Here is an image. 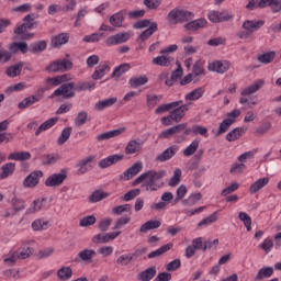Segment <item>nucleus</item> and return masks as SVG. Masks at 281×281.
<instances>
[{
    "instance_id": "f257e3e1",
    "label": "nucleus",
    "mask_w": 281,
    "mask_h": 281,
    "mask_svg": "<svg viewBox=\"0 0 281 281\" xmlns=\"http://www.w3.org/2000/svg\"><path fill=\"white\" fill-rule=\"evenodd\" d=\"M166 176V170H149L147 172L142 173L138 178H136L132 186H139L145 190V192H157V190H161L164 188V178Z\"/></svg>"
},
{
    "instance_id": "f03ea898",
    "label": "nucleus",
    "mask_w": 281,
    "mask_h": 281,
    "mask_svg": "<svg viewBox=\"0 0 281 281\" xmlns=\"http://www.w3.org/2000/svg\"><path fill=\"white\" fill-rule=\"evenodd\" d=\"M36 27H38V22H36V14L29 13L24 16L23 23L15 27L13 34L21 36L22 41H30V38H34V33H27V31L34 30Z\"/></svg>"
},
{
    "instance_id": "7ed1b4c3",
    "label": "nucleus",
    "mask_w": 281,
    "mask_h": 281,
    "mask_svg": "<svg viewBox=\"0 0 281 281\" xmlns=\"http://www.w3.org/2000/svg\"><path fill=\"white\" fill-rule=\"evenodd\" d=\"M169 23L177 25V23H186V21H192L194 13L188 10H181L176 8L168 13Z\"/></svg>"
},
{
    "instance_id": "20e7f679",
    "label": "nucleus",
    "mask_w": 281,
    "mask_h": 281,
    "mask_svg": "<svg viewBox=\"0 0 281 281\" xmlns=\"http://www.w3.org/2000/svg\"><path fill=\"white\" fill-rule=\"evenodd\" d=\"M71 69H74V63L69 59L55 60L46 67V71L49 74H60L63 71H71Z\"/></svg>"
},
{
    "instance_id": "39448f33",
    "label": "nucleus",
    "mask_w": 281,
    "mask_h": 281,
    "mask_svg": "<svg viewBox=\"0 0 281 281\" xmlns=\"http://www.w3.org/2000/svg\"><path fill=\"white\" fill-rule=\"evenodd\" d=\"M63 98L65 100H69L71 98L76 97V83L75 82H68V83H63L59 88H57L50 98Z\"/></svg>"
},
{
    "instance_id": "423d86ee",
    "label": "nucleus",
    "mask_w": 281,
    "mask_h": 281,
    "mask_svg": "<svg viewBox=\"0 0 281 281\" xmlns=\"http://www.w3.org/2000/svg\"><path fill=\"white\" fill-rule=\"evenodd\" d=\"M262 87H265V80H262V79H259L256 82H254L252 85L246 87L241 91L243 98L239 99V104H247V102H248L247 95H254V93H257V91H260V89H262Z\"/></svg>"
},
{
    "instance_id": "0eeeda50",
    "label": "nucleus",
    "mask_w": 281,
    "mask_h": 281,
    "mask_svg": "<svg viewBox=\"0 0 281 281\" xmlns=\"http://www.w3.org/2000/svg\"><path fill=\"white\" fill-rule=\"evenodd\" d=\"M67 181V171L61 170L59 173H53L45 180L46 188H58Z\"/></svg>"
},
{
    "instance_id": "6e6552de",
    "label": "nucleus",
    "mask_w": 281,
    "mask_h": 281,
    "mask_svg": "<svg viewBox=\"0 0 281 281\" xmlns=\"http://www.w3.org/2000/svg\"><path fill=\"white\" fill-rule=\"evenodd\" d=\"M122 232H110L106 234H97L92 237V243L94 245H106V243H111V240H115L117 236H120Z\"/></svg>"
},
{
    "instance_id": "1a4fd4ad",
    "label": "nucleus",
    "mask_w": 281,
    "mask_h": 281,
    "mask_svg": "<svg viewBox=\"0 0 281 281\" xmlns=\"http://www.w3.org/2000/svg\"><path fill=\"white\" fill-rule=\"evenodd\" d=\"M143 165L142 162H135L132 167H130L126 171H124L120 176V181H131L133 177H137L139 172H142Z\"/></svg>"
},
{
    "instance_id": "9d476101",
    "label": "nucleus",
    "mask_w": 281,
    "mask_h": 281,
    "mask_svg": "<svg viewBox=\"0 0 281 281\" xmlns=\"http://www.w3.org/2000/svg\"><path fill=\"white\" fill-rule=\"evenodd\" d=\"M41 178H43V171L35 170L32 171L23 181L24 188H36L37 184L41 181Z\"/></svg>"
},
{
    "instance_id": "9b49d317",
    "label": "nucleus",
    "mask_w": 281,
    "mask_h": 281,
    "mask_svg": "<svg viewBox=\"0 0 281 281\" xmlns=\"http://www.w3.org/2000/svg\"><path fill=\"white\" fill-rule=\"evenodd\" d=\"M190 104H180L169 113L170 117L172 119V122H176V124H179L186 117V111L189 110Z\"/></svg>"
},
{
    "instance_id": "f8f14e48",
    "label": "nucleus",
    "mask_w": 281,
    "mask_h": 281,
    "mask_svg": "<svg viewBox=\"0 0 281 281\" xmlns=\"http://www.w3.org/2000/svg\"><path fill=\"white\" fill-rule=\"evenodd\" d=\"M179 150V146L171 145L166 150H164L160 155L156 157V161H159L160 164H164V161H168L169 159H172L177 151Z\"/></svg>"
},
{
    "instance_id": "ddd939ff",
    "label": "nucleus",
    "mask_w": 281,
    "mask_h": 281,
    "mask_svg": "<svg viewBox=\"0 0 281 281\" xmlns=\"http://www.w3.org/2000/svg\"><path fill=\"white\" fill-rule=\"evenodd\" d=\"M262 25H265V21L262 20H246L241 27L246 30V32L254 34V32H258Z\"/></svg>"
},
{
    "instance_id": "4468645a",
    "label": "nucleus",
    "mask_w": 281,
    "mask_h": 281,
    "mask_svg": "<svg viewBox=\"0 0 281 281\" xmlns=\"http://www.w3.org/2000/svg\"><path fill=\"white\" fill-rule=\"evenodd\" d=\"M67 43H69V33H59L50 40V45L55 49L63 47V45H67Z\"/></svg>"
},
{
    "instance_id": "2eb2a0df",
    "label": "nucleus",
    "mask_w": 281,
    "mask_h": 281,
    "mask_svg": "<svg viewBox=\"0 0 281 281\" xmlns=\"http://www.w3.org/2000/svg\"><path fill=\"white\" fill-rule=\"evenodd\" d=\"M205 25H207V20L201 18L187 23L184 30H187V32H199V30L205 27Z\"/></svg>"
},
{
    "instance_id": "dca6fc26",
    "label": "nucleus",
    "mask_w": 281,
    "mask_h": 281,
    "mask_svg": "<svg viewBox=\"0 0 281 281\" xmlns=\"http://www.w3.org/2000/svg\"><path fill=\"white\" fill-rule=\"evenodd\" d=\"M95 159V156H88L83 159H81L77 165V175L80 177L81 175H87L89 172V164Z\"/></svg>"
},
{
    "instance_id": "f3484780",
    "label": "nucleus",
    "mask_w": 281,
    "mask_h": 281,
    "mask_svg": "<svg viewBox=\"0 0 281 281\" xmlns=\"http://www.w3.org/2000/svg\"><path fill=\"white\" fill-rule=\"evenodd\" d=\"M126 131V127H121L116 130H112L109 132H104L102 134L97 135V142H106V139H112V137H119Z\"/></svg>"
},
{
    "instance_id": "a211bd4d",
    "label": "nucleus",
    "mask_w": 281,
    "mask_h": 281,
    "mask_svg": "<svg viewBox=\"0 0 281 281\" xmlns=\"http://www.w3.org/2000/svg\"><path fill=\"white\" fill-rule=\"evenodd\" d=\"M128 38H131V35L128 33H119L108 37L105 43L106 45H120L122 43H126Z\"/></svg>"
},
{
    "instance_id": "6ab92c4d",
    "label": "nucleus",
    "mask_w": 281,
    "mask_h": 281,
    "mask_svg": "<svg viewBox=\"0 0 281 281\" xmlns=\"http://www.w3.org/2000/svg\"><path fill=\"white\" fill-rule=\"evenodd\" d=\"M194 82H199L201 76H205V64L201 60H196L193 65L192 72Z\"/></svg>"
},
{
    "instance_id": "aec40b11",
    "label": "nucleus",
    "mask_w": 281,
    "mask_h": 281,
    "mask_svg": "<svg viewBox=\"0 0 281 281\" xmlns=\"http://www.w3.org/2000/svg\"><path fill=\"white\" fill-rule=\"evenodd\" d=\"M257 8H271L272 12H280L281 3L280 0H260Z\"/></svg>"
},
{
    "instance_id": "412c9836",
    "label": "nucleus",
    "mask_w": 281,
    "mask_h": 281,
    "mask_svg": "<svg viewBox=\"0 0 281 281\" xmlns=\"http://www.w3.org/2000/svg\"><path fill=\"white\" fill-rule=\"evenodd\" d=\"M175 58L168 56V55H160L157 57H154L151 59V63L156 65L157 67H170L172 65V61Z\"/></svg>"
},
{
    "instance_id": "4be33fe9",
    "label": "nucleus",
    "mask_w": 281,
    "mask_h": 281,
    "mask_svg": "<svg viewBox=\"0 0 281 281\" xmlns=\"http://www.w3.org/2000/svg\"><path fill=\"white\" fill-rule=\"evenodd\" d=\"M157 276V267L153 266L147 268L146 270L142 271L137 274V280L139 281H150L153 278Z\"/></svg>"
},
{
    "instance_id": "5701e85b",
    "label": "nucleus",
    "mask_w": 281,
    "mask_h": 281,
    "mask_svg": "<svg viewBox=\"0 0 281 281\" xmlns=\"http://www.w3.org/2000/svg\"><path fill=\"white\" fill-rule=\"evenodd\" d=\"M24 66H25V64H23L22 61L15 64V65H12L7 68L5 75L9 78H16V76H21V71H23Z\"/></svg>"
},
{
    "instance_id": "b1692460",
    "label": "nucleus",
    "mask_w": 281,
    "mask_h": 281,
    "mask_svg": "<svg viewBox=\"0 0 281 281\" xmlns=\"http://www.w3.org/2000/svg\"><path fill=\"white\" fill-rule=\"evenodd\" d=\"M8 159L11 161H27L32 159V154H30V151H15L11 153Z\"/></svg>"
},
{
    "instance_id": "393cba45",
    "label": "nucleus",
    "mask_w": 281,
    "mask_h": 281,
    "mask_svg": "<svg viewBox=\"0 0 281 281\" xmlns=\"http://www.w3.org/2000/svg\"><path fill=\"white\" fill-rule=\"evenodd\" d=\"M14 170H16V164L7 162L1 167L0 179H8V177H12L14 175Z\"/></svg>"
},
{
    "instance_id": "a878e982",
    "label": "nucleus",
    "mask_w": 281,
    "mask_h": 281,
    "mask_svg": "<svg viewBox=\"0 0 281 281\" xmlns=\"http://www.w3.org/2000/svg\"><path fill=\"white\" fill-rule=\"evenodd\" d=\"M181 104H183V101H181V100L175 101V102H171V103H167V104H161L155 110V113L157 115H161V113H166L167 111H171V109H177V106H181Z\"/></svg>"
},
{
    "instance_id": "bb28decb",
    "label": "nucleus",
    "mask_w": 281,
    "mask_h": 281,
    "mask_svg": "<svg viewBox=\"0 0 281 281\" xmlns=\"http://www.w3.org/2000/svg\"><path fill=\"white\" fill-rule=\"evenodd\" d=\"M159 227H161L160 221L149 220L140 226L139 232L146 234V232H150V229H159Z\"/></svg>"
},
{
    "instance_id": "cd10ccee",
    "label": "nucleus",
    "mask_w": 281,
    "mask_h": 281,
    "mask_svg": "<svg viewBox=\"0 0 281 281\" xmlns=\"http://www.w3.org/2000/svg\"><path fill=\"white\" fill-rule=\"evenodd\" d=\"M269 184V178H260L257 181H255L249 189L250 194H256V192H260L265 186Z\"/></svg>"
},
{
    "instance_id": "c85d7f7f",
    "label": "nucleus",
    "mask_w": 281,
    "mask_h": 281,
    "mask_svg": "<svg viewBox=\"0 0 281 281\" xmlns=\"http://www.w3.org/2000/svg\"><path fill=\"white\" fill-rule=\"evenodd\" d=\"M209 71H216L217 74H225L229 70V65L223 64L221 61H213L207 66Z\"/></svg>"
},
{
    "instance_id": "c756f323",
    "label": "nucleus",
    "mask_w": 281,
    "mask_h": 281,
    "mask_svg": "<svg viewBox=\"0 0 281 281\" xmlns=\"http://www.w3.org/2000/svg\"><path fill=\"white\" fill-rule=\"evenodd\" d=\"M40 101H41V97L30 95L18 104V109H20L21 111H23L24 109H30V106H32L33 104H36V102H40Z\"/></svg>"
},
{
    "instance_id": "7c9ffc66",
    "label": "nucleus",
    "mask_w": 281,
    "mask_h": 281,
    "mask_svg": "<svg viewBox=\"0 0 281 281\" xmlns=\"http://www.w3.org/2000/svg\"><path fill=\"white\" fill-rule=\"evenodd\" d=\"M173 246L175 245L172 243H168V244L161 246L160 248H158L157 250L149 252L147 255V257L149 259L159 258V256H164V254H166L167 251H170V249H172Z\"/></svg>"
},
{
    "instance_id": "2f4dec72",
    "label": "nucleus",
    "mask_w": 281,
    "mask_h": 281,
    "mask_svg": "<svg viewBox=\"0 0 281 281\" xmlns=\"http://www.w3.org/2000/svg\"><path fill=\"white\" fill-rule=\"evenodd\" d=\"M117 102V98H110L102 101H98L94 104V111H104V109H109V106H113Z\"/></svg>"
},
{
    "instance_id": "473e14b6",
    "label": "nucleus",
    "mask_w": 281,
    "mask_h": 281,
    "mask_svg": "<svg viewBox=\"0 0 281 281\" xmlns=\"http://www.w3.org/2000/svg\"><path fill=\"white\" fill-rule=\"evenodd\" d=\"M144 85H148V77L146 75L140 77H133L130 79V87L132 89L144 87Z\"/></svg>"
},
{
    "instance_id": "72a5a7b5",
    "label": "nucleus",
    "mask_w": 281,
    "mask_h": 281,
    "mask_svg": "<svg viewBox=\"0 0 281 281\" xmlns=\"http://www.w3.org/2000/svg\"><path fill=\"white\" fill-rule=\"evenodd\" d=\"M271 276H273V267H263L257 272L254 280L261 281L267 278H271Z\"/></svg>"
},
{
    "instance_id": "f704fd0d",
    "label": "nucleus",
    "mask_w": 281,
    "mask_h": 281,
    "mask_svg": "<svg viewBox=\"0 0 281 281\" xmlns=\"http://www.w3.org/2000/svg\"><path fill=\"white\" fill-rule=\"evenodd\" d=\"M78 256L83 262H91V260H93L98 254L93 249L86 248L79 251Z\"/></svg>"
},
{
    "instance_id": "c9c22d12",
    "label": "nucleus",
    "mask_w": 281,
    "mask_h": 281,
    "mask_svg": "<svg viewBox=\"0 0 281 281\" xmlns=\"http://www.w3.org/2000/svg\"><path fill=\"white\" fill-rule=\"evenodd\" d=\"M159 30L157 22H151L149 27L143 31L139 35V41H148L154 32H157Z\"/></svg>"
},
{
    "instance_id": "e433bc0d",
    "label": "nucleus",
    "mask_w": 281,
    "mask_h": 281,
    "mask_svg": "<svg viewBox=\"0 0 281 281\" xmlns=\"http://www.w3.org/2000/svg\"><path fill=\"white\" fill-rule=\"evenodd\" d=\"M245 135V127H236L226 135L227 142H236Z\"/></svg>"
},
{
    "instance_id": "4c0bfd02",
    "label": "nucleus",
    "mask_w": 281,
    "mask_h": 281,
    "mask_svg": "<svg viewBox=\"0 0 281 281\" xmlns=\"http://www.w3.org/2000/svg\"><path fill=\"white\" fill-rule=\"evenodd\" d=\"M58 122V117H52L42 123L35 132V135L38 136L43 131H49Z\"/></svg>"
},
{
    "instance_id": "58836bf2",
    "label": "nucleus",
    "mask_w": 281,
    "mask_h": 281,
    "mask_svg": "<svg viewBox=\"0 0 281 281\" xmlns=\"http://www.w3.org/2000/svg\"><path fill=\"white\" fill-rule=\"evenodd\" d=\"M139 148H142V143L132 139L125 147V155H135V153H139Z\"/></svg>"
},
{
    "instance_id": "ea45409f",
    "label": "nucleus",
    "mask_w": 281,
    "mask_h": 281,
    "mask_svg": "<svg viewBox=\"0 0 281 281\" xmlns=\"http://www.w3.org/2000/svg\"><path fill=\"white\" fill-rule=\"evenodd\" d=\"M234 122H236V120L234 119L223 120L222 123L220 124L218 131L215 133V137H221L223 133H227V131H229V126H232Z\"/></svg>"
},
{
    "instance_id": "a19ab883",
    "label": "nucleus",
    "mask_w": 281,
    "mask_h": 281,
    "mask_svg": "<svg viewBox=\"0 0 281 281\" xmlns=\"http://www.w3.org/2000/svg\"><path fill=\"white\" fill-rule=\"evenodd\" d=\"M106 69H109V65H99L91 76L92 80H102V78H104L106 75Z\"/></svg>"
},
{
    "instance_id": "79ce46f5",
    "label": "nucleus",
    "mask_w": 281,
    "mask_h": 281,
    "mask_svg": "<svg viewBox=\"0 0 281 281\" xmlns=\"http://www.w3.org/2000/svg\"><path fill=\"white\" fill-rule=\"evenodd\" d=\"M205 93V89L203 88H196L195 90L189 92L186 94L184 100L187 102L199 100L200 98H203V94Z\"/></svg>"
},
{
    "instance_id": "37998d69",
    "label": "nucleus",
    "mask_w": 281,
    "mask_h": 281,
    "mask_svg": "<svg viewBox=\"0 0 281 281\" xmlns=\"http://www.w3.org/2000/svg\"><path fill=\"white\" fill-rule=\"evenodd\" d=\"M57 276L61 281L71 280V276H74V271L71 270V267H61L57 271Z\"/></svg>"
},
{
    "instance_id": "c03bdc74",
    "label": "nucleus",
    "mask_w": 281,
    "mask_h": 281,
    "mask_svg": "<svg viewBox=\"0 0 281 281\" xmlns=\"http://www.w3.org/2000/svg\"><path fill=\"white\" fill-rule=\"evenodd\" d=\"M47 49V42L40 41L37 43H33L30 45L29 52L32 54H38L41 52H45Z\"/></svg>"
},
{
    "instance_id": "a18cd8bd",
    "label": "nucleus",
    "mask_w": 281,
    "mask_h": 281,
    "mask_svg": "<svg viewBox=\"0 0 281 281\" xmlns=\"http://www.w3.org/2000/svg\"><path fill=\"white\" fill-rule=\"evenodd\" d=\"M91 89H95L93 81H81L75 85V91H91Z\"/></svg>"
},
{
    "instance_id": "49530a36",
    "label": "nucleus",
    "mask_w": 281,
    "mask_h": 281,
    "mask_svg": "<svg viewBox=\"0 0 281 281\" xmlns=\"http://www.w3.org/2000/svg\"><path fill=\"white\" fill-rule=\"evenodd\" d=\"M257 60L263 65H269V63H273V60H276V52L261 54L257 57Z\"/></svg>"
},
{
    "instance_id": "de8ad7c7",
    "label": "nucleus",
    "mask_w": 281,
    "mask_h": 281,
    "mask_svg": "<svg viewBox=\"0 0 281 281\" xmlns=\"http://www.w3.org/2000/svg\"><path fill=\"white\" fill-rule=\"evenodd\" d=\"M124 22V14L122 11L114 13L110 16V23L113 27H122V23Z\"/></svg>"
},
{
    "instance_id": "09e8293b",
    "label": "nucleus",
    "mask_w": 281,
    "mask_h": 281,
    "mask_svg": "<svg viewBox=\"0 0 281 281\" xmlns=\"http://www.w3.org/2000/svg\"><path fill=\"white\" fill-rule=\"evenodd\" d=\"M44 201H46L45 198L34 200L31 207L27 209V214H36V212H41Z\"/></svg>"
},
{
    "instance_id": "8fccbe9b",
    "label": "nucleus",
    "mask_w": 281,
    "mask_h": 281,
    "mask_svg": "<svg viewBox=\"0 0 281 281\" xmlns=\"http://www.w3.org/2000/svg\"><path fill=\"white\" fill-rule=\"evenodd\" d=\"M218 221V211H215L213 214L209 215L201 222H199L198 227H205V225H212Z\"/></svg>"
},
{
    "instance_id": "3c124183",
    "label": "nucleus",
    "mask_w": 281,
    "mask_h": 281,
    "mask_svg": "<svg viewBox=\"0 0 281 281\" xmlns=\"http://www.w3.org/2000/svg\"><path fill=\"white\" fill-rule=\"evenodd\" d=\"M71 127H66L61 131L60 136L57 139V144L59 146H63L64 144H67V142L69 140V137H71Z\"/></svg>"
},
{
    "instance_id": "603ef678",
    "label": "nucleus",
    "mask_w": 281,
    "mask_h": 281,
    "mask_svg": "<svg viewBox=\"0 0 281 281\" xmlns=\"http://www.w3.org/2000/svg\"><path fill=\"white\" fill-rule=\"evenodd\" d=\"M108 196H109V193H106L104 191L97 190L89 196V201H90V203H98V202L102 201L103 199H106Z\"/></svg>"
},
{
    "instance_id": "864d4df0",
    "label": "nucleus",
    "mask_w": 281,
    "mask_h": 281,
    "mask_svg": "<svg viewBox=\"0 0 281 281\" xmlns=\"http://www.w3.org/2000/svg\"><path fill=\"white\" fill-rule=\"evenodd\" d=\"M128 69H131V65L122 64L114 69L111 78H121L122 76H124V74H126V71H128Z\"/></svg>"
},
{
    "instance_id": "5fc2aeb1",
    "label": "nucleus",
    "mask_w": 281,
    "mask_h": 281,
    "mask_svg": "<svg viewBox=\"0 0 281 281\" xmlns=\"http://www.w3.org/2000/svg\"><path fill=\"white\" fill-rule=\"evenodd\" d=\"M15 254L18 255L19 260H26V258H30L32 256V248L31 247H22L18 248L15 250Z\"/></svg>"
},
{
    "instance_id": "6e6d98bb",
    "label": "nucleus",
    "mask_w": 281,
    "mask_h": 281,
    "mask_svg": "<svg viewBox=\"0 0 281 281\" xmlns=\"http://www.w3.org/2000/svg\"><path fill=\"white\" fill-rule=\"evenodd\" d=\"M199 139H194L184 150L183 155L184 157H192L196 150H199Z\"/></svg>"
},
{
    "instance_id": "4d7b16f0",
    "label": "nucleus",
    "mask_w": 281,
    "mask_h": 281,
    "mask_svg": "<svg viewBox=\"0 0 281 281\" xmlns=\"http://www.w3.org/2000/svg\"><path fill=\"white\" fill-rule=\"evenodd\" d=\"M133 260H135V257L133 256V254L121 255L116 259V263H119L120 267H127V265H131V262H133Z\"/></svg>"
},
{
    "instance_id": "13d9d810",
    "label": "nucleus",
    "mask_w": 281,
    "mask_h": 281,
    "mask_svg": "<svg viewBox=\"0 0 281 281\" xmlns=\"http://www.w3.org/2000/svg\"><path fill=\"white\" fill-rule=\"evenodd\" d=\"M42 159L43 166H52V164H56L60 159V156L58 154H48L44 155Z\"/></svg>"
},
{
    "instance_id": "bf43d9fd",
    "label": "nucleus",
    "mask_w": 281,
    "mask_h": 281,
    "mask_svg": "<svg viewBox=\"0 0 281 281\" xmlns=\"http://www.w3.org/2000/svg\"><path fill=\"white\" fill-rule=\"evenodd\" d=\"M47 225H49L48 221L43 222V220L38 218L32 223V229L34 232H43V229H47Z\"/></svg>"
},
{
    "instance_id": "052dcab7",
    "label": "nucleus",
    "mask_w": 281,
    "mask_h": 281,
    "mask_svg": "<svg viewBox=\"0 0 281 281\" xmlns=\"http://www.w3.org/2000/svg\"><path fill=\"white\" fill-rule=\"evenodd\" d=\"M95 215H88L80 220L79 225L80 227H91V225H95Z\"/></svg>"
},
{
    "instance_id": "680f3d73",
    "label": "nucleus",
    "mask_w": 281,
    "mask_h": 281,
    "mask_svg": "<svg viewBox=\"0 0 281 281\" xmlns=\"http://www.w3.org/2000/svg\"><path fill=\"white\" fill-rule=\"evenodd\" d=\"M238 218L239 221L244 222L247 232H251V217L249 216V214L245 212H239Z\"/></svg>"
},
{
    "instance_id": "e2e57ef3",
    "label": "nucleus",
    "mask_w": 281,
    "mask_h": 281,
    "mask_svg": "<svg viewBox=\"0 0 281 281\" xmlns=\"http://www.w3.org/2000/svg\"><path fill=\"white\" fill-rule=\"evenodd\" d=\"M201 199H203V195L201 192H198L191 194L188 199L183 200L182 203L183 205H194L196 201H201Z\"/></svg>"
},
{
    "instance_id": "0e129e2a",
    "label": "nucleus",
    "mask_w": 281,
    "mask_h": 281,
    "mask_svg": "<svg viewBox=\"0 0 281 281\" xmlns=\"http://www.w3.org/2000/svg\"><path fill=\"white\" fill-rule=\"evenodd\" d=\"M131 210H133V206L131 204H123L113 207L112 213L116 214V216H121V214H124V212H131Z\"/></svg>"
},
{
    "instance_id": "69168bd1",
    "label": "nucleus",
    "mask_w": 281,
    "mask_h": 281,
    "mask_svg": "<svg viewBox=\"0 0 281 281\" xmlns=\"http://www.w3.org/2000/svg\"><path fill=\"white\" fill-rule=\"evenodd\" d=\"M88 117H89V114L86 111L79 112L77 117L75 119V125L76 126H83V124H87V119Z\"/></svg>"
},
{
    "instance_id": "338daca9",
    "label": "nucleus",
    "mask_w": 281,
    "mask_h": 281,
    "mask_svg": "<svg viewBox=\"0 0 281 281\" xmlns=\"http://www.w3.org/2000/svg\"><path fill=\"white\" fill-rule=\"evenodd\" d=\"M180 182H181V169H176L173 171V177L170 178L169 180V186L171 188H176V186H179Z\"/></svg>"
},
{
    "instance_id": "774afa93",
    "label": "nucleus",
    "mask_w": 281,
    "mask_h": 281,
    "mask_svg": "<svg viewBox=\"0 0 281 281\" xmlns=\"http://www.w3.org/2000/svg\"><path fill=\"white\" fill-rule=\"evenodd\" d=\"M143 4L147 7L148 10H157L161 5V0H144Z\"/></svg>"
}]
</instances>
